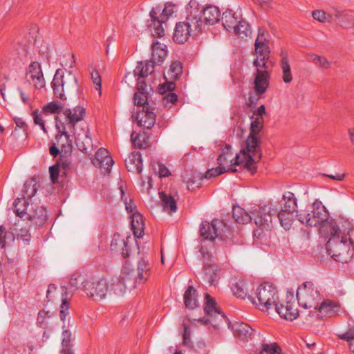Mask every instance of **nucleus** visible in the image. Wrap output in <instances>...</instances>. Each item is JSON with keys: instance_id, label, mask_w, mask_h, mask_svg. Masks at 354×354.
Returning <instances> with one entry per match:
<instances>
[{"instance_id": "1", "label": "nucleus", "mask_w": 354, "mask_h": 354, "mask_svg": "<svg viewBox=\"0 0 354 354\" xmlns=\"http://www.w3.org/2000/svg\"><path fill=\"white\" fill-rule=\"evenodd\" d=\"M85 112L84 108L77 106L73 110L66 109L63 114L65 116L67 129L73 132L77 149L84 153L89 155L93 149V144L88 125L84 122L82 123L79 127H76V124L83 119Z\"/></svg>"}, {"instance_id": "2", "label": "nucleus", "mask_w": 354, "mask_h": 354, "mask_svg": "<svg viewBox=\"0 0 354 354\" xmlns=\"http://www.w3.org/2000/svg\"><path fill=\"white\" fill-rule=\"evenodd\" d=\"M252 122L250 128V134L245 140V148L242 150L247 160L245 165L252 173L256 170L254 164L259 162L262 157L260 147V138L257 136L263 127V118L261 115L251 118Z\"/></svg>"}, {"instance_id": "3", "label": "nucleus", "mask_w": 354, "mask_h": 354, "mask_svg": "<svg viewBox=\"0 0 354 354\" xmlns=\"http://www.w3.org/2000/svg\"><path fill=\"white\" fill-rule=\"evenodd\" d=\"M271 205H259L253 209L251 214L241 207H234L232 216L236 223L246 224L254 219L255 224L262 230H269L272 227V217L276 213Z\"/></svg>"}, {"instance_id": "4", "label": "nucleus", "mask_w": 354, "mask_h": 354, "mask_svg": "<svg viewBox=\"0 0 354 354\" xmlns=\"http://www.w3.org/2000/svg\"><path fill=\"white\" fill-rule=\"evenodd\" d=\"M297 219L306 226L315 227L321 225L322 227H329L333 220L329 221V214L322 201L317 199L305 209L297 211L295 214Z\"/></svg>"}, {"instance_id": "5", "label": "nucleus", "mask_w": 354, "mask_h": 354, "mask_svg": "<svg viewBox=\"0 0 354 354\" xmlns=\"http://www.w3.org/2000/svg\"><path fill=\"white\" fill-rule=\"evenodd\" d=\"M329 234L330 237L326 245L328 254L336 261L347 262L351 256L350 244L348 243L346 236H342L335 222L330 223Z\"/></svg>"}, {"instance_id": "6", "label": "nucleus", "mask_w": 354, "mask_h": 354, "mask_svg": "<svg viewBox=\"0 0 354 354\" xmlns=\"http://www.w3.org/2000/svg\"><path fill=\"white\" fill-rule=\"evenodd\" d=\"M296 296L301 306L306 309L313 308L308 315L301 313V317L305 316L304 322L310 324L313 317L317 315V303L322 299L318 288L313 281H306L298 287Z\"/></svg>"}, {"instance_id": "7", "label": "nucleus", "mask_w": 354, "mask_h": 354, "mask_svg": "<svg viewBox=\"0 0 354 354\" xmlns=\"http://www.w3.org/2000/svg\"><path fill=\"white\" fill-rule=\"evenodd\" d=\"M160 10L161 8L158 6L153 7L149 12L150 19L148 21V28L152 36L158 38L165 35L162 24L165 23L177 11L176 6L170 2H167L165 4L161 13H160Z\"/></svg>"}, {"instance_id": "8", "label": "nucleus", "mask_w": 354, "mask_h": 354, "mask_svg": "<svg viewBox=\"0 0 354 354\" xmlns=\"http://www.w3.org/2000/svg\"><path fill=\"white\" fill-rule=\"evenodd\" d=\"M51 87L56 98L66 100L65 93L78 89L77 79L71 71L66 75H64L63 71L59 68L54 75L51 82Z\"/></svg>"}, {"instance_id": "9", "label": "nucleus", "mask_w": 354, "mask_h": 354, "mask_svg": "<svg viewBox=\"0 0 354 354\" xmlns=\"http://www.w3.org/2000/svg\"><path fill=\"white\" fill-rule=\"evenodd\" d=\"M200 236L205 240L213 241L216 238L221 240L231 237V230L223 221L214 219L211 223L204 221L200 225Z\"/></svg>"}, {"instance_id": "10", "label": "nucleus", "mask_w": 354, "mask_h": 354, "mask_svg": "<svg viewBox=\"0 0 354 354\" xmlns=\"http://www.w3.org/2000/svg\"><path fill=\"white\" fill-rule=\"evenodd\" d=\"M256 297L259 304L256 303L254 298L248 295V299L257 305L261 310H268L275 302L278 301L277 288L269 283H261L256 290Z\"/></svg>"}, {"instance_id": "11", "label": "nucleus", "mask_w": 354, "mask_h": 354, "mask_svg": "<svg viewBox=\"0 0 354 354\" xmlns=\"http://www.w3.org/2000/svg\"><path fill=\"white\" fill-rule=\"evenodd\" d=\"M204 312L205 314L211 316V319L205 317L199 318L198 319V322L204 325L211 322L213 327L216 329H219L221 324L223 322L226 323L228 320L226 316L216 307L215 300L207 293L205 295Z\"/></svg>"}, {"instance_id": "12", "label": "nucleus", "mask_w": 354, "mask_h": 354, "mask_svg": "<svg viewBox=\"0 0 354 354\" xmlns=\"http://www.w3.org/2000/svg\"><path fill=\"white\" fill-rule=\"evenodd\" d=\"M203 9L204 6H201L197 0H190L185 6V21L197 30H202Z\"/></svg>"}, {"instance_id": "13", "label": "nucleus", "mask_w": 354, "mask_h": 354, "mask_svg": "<svg viewBox=\"0 0 354 354\" xmlns=\"http://www.w3.org/2000/svg\"><path fill=\"white\" fill-rule=\"evenodd\" d=\"M55 120L57 133L55 137L54 141L61 148L62 153L69 154L72 151L73 140L66 131V123L64 124L57 115L55 117Z\"/></svg>"}, {"instance_id": "14", "label": "nucleus", "mask_w": 354, "mask_h": 354, "mask_svg": "<svg viewBox=\"0 0 354 354\" xmlns=\"http://www.w3.org/2000/svg\"><path fill=\"white\" fill-rule=\"evenodd\" d=\"M200 252L203 255L204 262L203 278L209 286H215L220 278V268L212 263V257L208 252H205L203 248H201Z\"/></svg>"}, {"instance_id": "15", "label": "nucleus", "mask_w": 354, "mask_h": 354, "mask_svg": "<svg viewBox=\"0 0 354 354\" xmlns=\"http://www.w3.org/2000/svg\"><path fill=\"white\" fill-rule=\"evenodd\" d=\"M138 106H143L142 111L136 115H132V118H135L138 126L147 129H151L155 124L156 117L154 113L155 106L153 103L149 104V102H148V104H145Z\"/></svg>"}, {"instance_id": "16", "label": "nucleus", "mask_w": 354, "mask_h": 354, "mask_svg": "<svg viewBox=\"0 0 354 354\" xmlns=\"http://www.w3.org/2000/svg\"><path fill=\"white\" fill-rule=\"evenodd\" d=\"M110 287L115 295H122L127 290L136 288V283L130 273L122 272L118 277L111 280Z\"/></svg>"}, {"instance_id": "17", "label": "nucleus", "mask_w": 354, "mask_h": 354, "mask_svg": "<svg viewBox=\"0 0 354 354\" xmlns=\"http://www.w3.org/2000/svg\"><path fill=\"white\" fill-rule=\"evenodd\" d=\"M84 292L88 296L94 299L102 300L105 298L109 292V286L104 279H100L96 281L88 280L86 283Z\"/></svg>"}, {"instance_id": "18", "label": "nucleus", "mask_w": 354, "mask_h": 354, "mask_svg": "<svg viewBox=\"0 0 354 354\" xmlns=\"http://www.w3.org/2000/svg\"><path fill=\"white\" fill-rule=\"evenodd\" d=\"M201 30H197L187 21H180L176 24L173 39L176 43L184 44L192 35H197Z\"/></svg>"}, {"instance_id": "19", "label": "nucleus", "mask_w": 354, "mask_h": 354, "mask_svg": "<svg viewBox=\"0 0 354 354\" xmlns=\"http://www.w3.org/2000/svg\"><path fill=\"white\" fill-rule=\"evenodd\" d=\"M151 267L146 256L140 257L138 260L137 268L130 273L136 283H145L151 275Z\"/></svg>"}, {"instance_id": "20", "label": "nucleus", "mask_w": 354, "mask_h": 354, "mask_svg": "<svg viewBox=\"0 0 354 354\" xmlns=\"http://www.w3.org/2000/svg\"><path fill=\"white\" fill-rule=\"evenodd\" d=\"M137 92L134 94L133 100L136 105L148 104L151 93L153 92V88L150 84H147L142 78H137Z\"/></svg>"}, {"instance_id": "21", "label": "nucleus", "mask_w": 354, "mask_h": 354, "mask_svg": "<svg viewBox=\"0 0 354 354\" xmlns=\"http://www.w3.org/2000/svg\"><path fill=\"white\" fill-rule=\"evenodd\" d=\"M26 77L27 80L32 82L37 89L45 86V80L41 71V65L37 62H32L29 65Z\"/></svg>"}, {"instance_id": "22", "label": "nucleus", "mask_w": 354, "mask_h": 354, "mask_svg": "<svg viewBox=\"0 0 354 354\" xmlns=\"http://www.w3.org/2000/svg\"><path fill=\"white\" fill-rule=\"evenodd\" d=\"M270 73L268 68H257V75L254 79V90L257 95L263 94L269 85Z\"/></svg>"}, {"instance_id": "23", "label": "nucleus", "mask_w": 354, "mask_h": 354, "mask_svg": "<svg viewBox=\"0 0 354 354\" xmlns=\"http://www.w3.org/2000/svg\"><path fill=\"white\" fill-rule=\"evenodd\" d=\"M330 11L342 28L347 29L354 26V16L351 12L340 10L337 8H332Z\"/></svg>"}, {"instance_id": "24", "label": "nucleus", "mask_w": 354, "mask_h": 354, "mask_svg": "<svg viewBox=\"0 0 354 354\" xmlns=\"http://www.w3.org/2000/svg\"><path fill=\"white\" fill-rule=\"evenodd\" d=\"M203 16V24L212 26L220 21L221 12L217 6L207 4L204 6Z\"/></svg>"}, {"instance_id": "25", "label": "nucleus", "mask_w": 354, "mask_h": 354, "mask_svg": "<svg viewBox=\"0 0 354 354\" xmlns=\"http://www.w3.org/2000/svg\"><path fill=\"white\" fill-rule=\"evenodd\" d=\"M26 219L35 225H41L47 220L46 209L42 206L35 205L28 209Z\"/></svg>"}, {"instance_id": "26", "label": "nucleus", "mask_w": 354, "mask_h": 354, "mask_svg": "<svg viewBox=\"0 0 354 354\" xmlns=\"http://www.w3.org/2000/svg\"><path fill=\"white\" fill-rule=\"evenodd\" d=\"M254 52L257 57L253 61V65L256 68H268V61L270 57V48L268 46H259V48L254 47Z\"/></svg>"}, {"instance_id": "27", "label": "nucleus", "mask_w": 354, "mask_h": 354, "mask_svg": "<svg viewBox=\"0 0 354 354\" xmlns=\"http://www.w3.org/2000/svg\"><path fill=\"white\" fill-rule=\"evenodd\" d=\"M125 165L129 171L140 174L142 171V160L140 152H131L125 160Z\"/></svg>"}, {"instance_id": "28", "label": "nucleus", "mask_w": 354, "mask_h": 354, "mask_svg": "<svg viewBox=\"0 0 354 354\" xmlns=\"http://www.w3.org/2000/svg\"><path fill=\"white\" fill-rule=\"evenodd\" d=\"M167 55V50L166 45H164L159 41L153 42L152 44L151 60L153 63L157 65H160L165 61Z\"/></svg>"}, {"instance_id": "29", "label": "nucleus", "mask_w": 354, "mask_h": 354, "mask_svg": "<svg viewBox=\"0 0 354 354\" xmlns=\"http://www.w3.org/2000/svg\"><path fill=\"white\" fill-rule=\"evenodd\" d=\"M154 71V64L151 60L141 61L137 63L133 70V75L137 78L144 79Z\"/></svg>"}, {"instance_id": "30", "label": "nucleus", "mask_w": 354, "mask_h": 354, "mask_svg": "<svg viewBox=\"0 0 354 354\" xmlns=\"http://www.w3.org/2000/svg\"><path fill=\"white\" fill-rule=\"evenodd\" d=\"M280 57L281 61L279 64L282 71V80L286 84L290 83L292 81V75L289 63L288 53L284 50H281Z\"/></svg>"}, {"instance_id": "31", "label": "nucleus", "mask_w": 354, "mask_h": 354, "mask_svg": "<svg viewBox=\"0 0 354 354\" xmlns=\"http://www.w3.org/2000/svg\"><path fill=\"white\" fill-rule=\"evenodd\" d=\"M232 330L234 336L244 341H248V339H250L254 331L251 326L243 322H236L234 324Z\"/></svg>"}, {"instance_id": "32", "label": "nucleus", "mask_w": 354, "mask_h": 354, "mask_svg": "<svg viewBox=\"0 0 354 354\" xmlns=\"http://www.w3.org/2000/svg\"><path fill=\"white\" fill-rule=\"evenodd\" d=\"M221 20V18H220ZM239 17L231 9H226L222 15L221 21L224 28L230 32L240 21Z\"/></svg>"}, {"instance_id": "33", "label": "nucleus", "mask_w": 354, "mask_h": 354, "mask_svg": "<svg viewBox=\"0 0 354 354\" xmlns=\"http://www.w3.org/2000/svg\"><path fill=\"white\" fill-rule=\"evenodd\" d=\"M197 297V290L192 286H188L183 295L184 304L186 308L189 309L197 308L199 306Z\"/></svg>"}, {"instance_id": "34", "label": "nucleus", "mask_w": 354, "mask_h": 354, "mask_svg": "<svg viewBox=\"0 0 354 354\" xmlns=\"http://www.w3.org/2000/svg\"><path fill=\"white\" fill-rule=\"evenodd\" d=\"M39 187L37 178L32 177L26 180L21 190L22 196L28 199H31L35 195Z\"/></svg>"}, {"instance_id": "35", "label": "nucleus", "mask_w": 354, "mask_h": 354, "mask_svg": "<svg viewBox=\"0 0 354 354\" xmlns=\"http://www.w3.org/2000/svg\"><path fill=\"white\" fill-rule=\"evenodd\" d=\"M159 195L163 209L169 214L176 212L177 210V205L174 197L164 192H160Z\"/></svg>"}, {"instance_id": "36", "label": "nucleus", "mask_w": 354, "mask_h": 354, "mask_svg": "<svg viewBox=\"0 0 354 354\" xmlns=\"http://www.w3.org/2000/svg\"><path fill=\"white\" fill-rule=\"evenodd\" d=\"M281 205V210L297 213V201L292 192H287L283 195Z\"/></svg>"}, {"instance_id": "37", "label": "nucleus", "mask_w": 354, "mask_h": 354, "mask_svg": "<svg viewBox=\"0 0 354 354\" xmlns=\"http://www.w3.org/2000/svg\"><path fill=\"white\" fill-rule=\"evenodd\" d=\"M318 304L319 302L317 303V313L319 312L322 316H332L339 308V306L336 303L328 299L322 302L319 306Z\"/></svg>"}, {"instance_id": "38", "label": "nucleus", "mask_w": 354, "mask_h": 354, "mask_svg": "<svg viewBox=\"0 0 354 354\" xmlns=\"http://www.w3.org/2000/svg\"><path fill=\"white\" fill-rule=\"evenodd\" d=\"M29 203L28 198L23 196L21 198H17L12 205L14 212L16 215L20 218L26 216L27 217V213L28 212V206Z\"/></svg>"}, {"instance_id": "39", "label": "nucleus", "mask_w": 354, "mask_h": 354, "mask_svg": "<svg viewBox=\"0 0 354 354\" xmlns=\"http://www.w3.org/2000/svg\"><path fill=\"white\" fill-rule=\"evenodd\" d=\"M131 227L136 237L142 236L145 230L143 217L139 212H136L132 216Z\"/></svg>"}, {"instance_id": "40", "label": "nucleus", "mask_w": 354, "mask_h": 354, "mask_svg": "<svg viewBox=\"0 0 354 354\" xmlns=\"http://www.w3.org/2000/svg\"><path fill=\"white\" fill-rule=\"evenodd\" d=\"M232 30L242 39L250 37L252 34L250 24L244 19H241Z\"/></svg>"}, {"instance_id": "41", "label": "nucleus", "mask_w": 354, "mask_h": 354, "mask_svg": "<svg viewBox=\"0 0 354 354\" xmlns=\"http://www.w3.org/2000/svg\"><path fill=\"white\" fill-rule=\"evenodd\" d=\"M274 209H275V208ZM276 211H277V209ZM277 214V217L281 227H283L286 230L290 229L294 221V212L281 209L279 212H276L275 214ZM273 215H274V214Z\"/></svg>"}, {"instance_id": "42", "label": "nucleus", "mask_w": 354, "mask_h": 354, "mask_svg": "<svg viewBox=\"0 0 354 354\" xmlns=\"http://www.w3.org/2000/svg\"><path fill=\"white\" fill-rule=\"evenodd\" d=\"M129 239L130 236H127L126 239H124L119 234H114L111 243V250L118 252L121 251L122 248H124V247H128Z\"/></svg>"}, {"instance_id": "43", "label": "nucleus", "mask_w": 354, "mask_h": 354, "mask_svg": "<svg viewBox=\"0 0 354 354\" xmlns=\"http://www.w3.org/2000/svg\"><path fill=\"white\" fill-rule=\"evenodd\" d=\"M88 281V280L84 275L79 273H74L71 277L69 284L71 287L76 289H82L84 291L86 283H87Z\"/></svg>"}, {"instance_id": "44", "label": "nucleus", "mask_w": 354, "mask_h": 354, "mask_svg": "<svg viewBox=\"0 0 354 354\" xmlns=\"http://www.w3.org/2000/svg\"><path fill=\"white\" fill-rule=\"evenodd\" d=\"M233 295L238 298L244 299L248 295V290L245 288V283L243 280H239L232 286Z\"/></svg>"}, {"instance_id": "45", "label": "nucleus", "mask_w": 354, "mask_h": 354, "mask_svg": "<svg viewBox=\"0 0 354 354\" xmlns=\"http://www.w3.org/2000/svg\"><path fill=\"white\" fill-rule=\"evenodd\" d=\"M233 172L235 173L237 171V169L234 167H229L227 169H225V167H217L215 168H212L208 169L204 175V177L207 179H210L212 178L216 177L220 174H222L225 172Z\"/></svg>"}, {"instance_id": "46", "label": "nucleus", "mask_w": 354, "mask_h": 354, "mask_svg": "<svg viewBox=\"0 0 354 354\" xmlns=\"http://www.w3.org/2000/svg\"><path fill=\"white\" fill-rule=\"evenodd\" d=\"M231 149V146L227 144H225V147L221 149V152L217 158V164L220 167H223L228 162L229 158L232 156Z\"/></svg>"}, {"instance_id": "47", "label": "nucleus", "mask_w": 354, "mask_h": 354, "mask_svg": "<svg viewBox=\"0 0 354 354\" xmlns=\"http://www.w3.org/2000/svg\"><path fill=\"white\" fill-rule=\"evenodd\" d=\"M64 109V106L58 102H50L44 105L42 108V112L45 115L59 113Z\"/></svg>"}, {"instance_id": "48", "label": "nucleus", "mask_w": 354, "mask_h": 354, "mask_svg": "<svg viewBox=\"0 0 354 354\" xmlns=\"http://www.w3.org/2000/svg\"><path fill=\"white\" fill-rule=\"evenodd\" d=\"M273 305L275 306L277 313L281 318L290 321L295 319V313H288V308L287 307V305L285 306L283 304H279L278 301Z\"/></svg>"}, {"instance_id": "49", "label": "nucleus", "mask_w": 354, "mask_h": 354, "mask_svg": "<svg viewBox=\"0 0 354 354\" xmlns=\"http://www.w3.org/2000/svg\"><path fill=\"white\" fill-rule=\"evenodd\" d=\"M312 17L314 19L322 22H330L333 20V15H332V12L330 13L327 14L326 12L322 10H315L312 12Z\"/></svg>"}, {"instance_id": "50", "label": "nucleus", "mask_w": 354, "mask_h": 354, "mask_svg": "<svg viewBox=\"0 0 354 354\" xmlns=\"http://www.w3.org/2000/svg\"><path fill=\"white\" fill-rule=\"evenodd\" d=\"M182 73V64L178 61L172 62L168 71V75L172 80H177Z\"/></svg>"}, {"instance_id": "51", "label": "nucleus", "mask_w": 354, "mask_h": 354, "mask_svg": "<svg viewBox=\"0 0 354 354\" xmlns=\"http://www.w3.org/2000/svg\"><path fill=\"white\" fill-rule=\"evenodd\" d=\"M131 139L135 147L142 149L147 146V142L145 140V136L144 134L136 133L133 131L131 135Z\"/></svg>"}, {"instance_id": "52", "label": "nucleus", "mask_w": 354, "mask_h": 354, "mask_svg": "<svg viewBox=\"0 0 354 354\" xmlns=\"http://www.w3.org/2000/svg\"><path fill=\"white\" fill-rule=\"evenodd\" d=\"M312 62L317 67L328 69L330 67V62L325 57L315 54H311Z\"/></svg>"}, {"instance_id": "53", "label": "nucleus", "mask_w": 354, "mask_h": 354, "mask_svg": "<svg viewBox=\"0 0 354 354\" xmlns=\"http://www.w3.org/2000/svg\"><path fill=\"white\" fill-rule=\"evenodd\" d=\"M259 354H281V349L277 343L265 344L262 345Z\"/></svg>"}, {"instance_id": "54", "label": "nucleus", "mask_w": 354, "mask_h": 354, "mask_svg": "<svg viewBox=\"0 0 354 354\" xmlns=\"http://www.w3.org/2000/svg\"><path fill=\"white\" fill-rule=\"evenodd\" d=\"M267 33L266 30L263 28H259L258 30V35L254 42V47L259 48V46H268L269 41L266 37Z\"/></svg>"}, {"instance_id": "55", "label": "nucleus", "mask_w": 354, "mask_h": 354, "mask_svg": "<svg viewBox=\"0 0 354 354\" xmlns=\"http://www.w3.org/2000/svg\"><path fill=\"white\" fill-rule=\"evenodd\" d=\"M51 315L49 311L42 310L39 311L37 317V324L39 327L46 328L48 324V319L50 318Z\"/></svg>"}, {"instance_id": "56", "label": "nucleus", "mask_w": 354, "mask_h": 354, "mask_svg": "<svg viewBox=\"0 0 354 354\" xmlns=\"http://www.w3.org/2000/svg\"><path fill=\"white\" fill-rule=\"evenodd\" d=\"M184 333L183 335V344L185 346L192 348L193 345L191 341V331L187 324H183Z\"/></svg>"}, {"instance_id": "57", "label": "nucleus", "mask_w": 354, "mask_h": 354, "mask_svg": "<svg viewBox=\"0 0 354 354\" xmlns=\"http://www.w3.org/2000/svg\"><path fill=\"white\" fill-rule=\"evenodd\" d=\"M32 118L34 123L41 127V129L44 133H47V130L45 127L44 121L43 120L41 113L39 112L38 109L35 110L32 112Z\"/></svg>"}, {"instance_id": "58", "label": "nucleus", "mask_w": 354, "mask_h": 354, "mask_svg": "<svg viewBox=\"0 0 354 354\" xmlns=\"http://www.w3.org/2000/svg\"><path fill=\"white\" fill-rule=\"evenodd\" d=\"M71 341V333L68 330H64L62 332V349H70Z\"/></svg>"}, {"instance_id": "59", "label": "nucleus", "mask_w": 354, "mask_h": 354, "mask_svg": "<svg viewBox=\"0 0 354 354\" xmlns=\"http://www.w3.org/2000/svg\"><path fill=\"white\" fill-rule=\"evenodd\" d=\"M113 160L109 155L104 159L102 160L97 165L100 168L104 169L106 171L109 172L113 164Z\"/></svg>"}, {"instance_id": "60", "label": "nucleus", "mask_w": 354, "mask_h": 354, "mask_svg": "<svg viewBox=\"0 0 354 354\" xmlns=\"http://www.w3.org/2000/svg\"><path fill=\"white\" fill-rule=\"evenodd\" d=\"M175 88L176 84L174 82H167L159 86L158 92L160 94L164 95L167 92H171Z\"/></svg>"}, {"instance_id": "61", "label": "nucleus", "mask_w": 354, "mask_h": 354, "mask_svg": "<svg viewBox=\"0 0 354 354\" xmlns=\"http://www.w3.org/2000/svg\"><path fill=\"white\" fill-rule=\"evenodd\" d=\"M62 304L64 305V307H66V310H68L69 301L71 300L73 295L70 294L67 291V288L65 286H62Z\"/></svg>"}, {"instance_id": "62", "label": "nucleus", "mask_w": 354, "mask_h": 354, "mask_svg": "<svg viewBox=\"0 0 354 354\" xmlns=\"http://www.w3.org/2000/svg\"><path fill=\"white\" fill-rule=\"evenodd\" d=\"M91 79L93 80V84L96 86V90L99 91V94L101 95V77L97 71H93L91 72Z\"/></svg>"}, {"instance_id": "63", "label": "nucleus", "mask_w": 354, "mask_h": 354, "mask_svg": "<svg viewBox=\"0 0 354 354\" xmlns=\"http://www.w3.org/2000/svg\"><path fill=\"white\" fill-rule=\"evenodd\" d=\"M338 337L346 342L354 340V326L349 328L344 333L339 335Z\"/></svg>"}, {"instance_id": "64", "label": "nucleus", "mask_w": 354, "mask_h": 354, "mask_svg": "<svg viewBox=\"0 0 354 354\" xmlns=\"http://www.w3.org/2000/svg\"><path fill=\"white\" fill-rule=\"evenodd\" d=\"M177 100L178 96L176 93L172 92H167L163 97V103L165 106H167L168 103L174 104Z\"/></svg>"}]
</instances>
